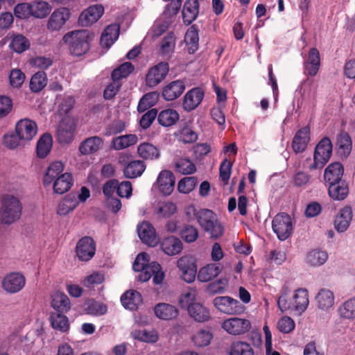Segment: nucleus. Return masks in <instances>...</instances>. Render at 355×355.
Listing matches in <instances>:
<instances>
[{
	"label": "nucleus",
	"instance_id": "36",
	"mask_svg": "<svg viewBox=\"0 0 355 355\" xmlns=\"http://www.w3.org/2000/svg\"><path fill=\"white\" fill-rule=\"evenodd\" d=\"M221 270L219 265L209 263L199 270L198 279L201 282H208L216 277L220 273Z\"/></svg>",
	"mask_w": 355,
	"mask_h": 355
},
{
	"label": "nucleus",
	"instance_id": "59",
	"mask_svg": "<svg viewBox=\"0 0 355 355\" xmlns=\"http://www.w3.org/2000/svg\"><path fill=\"white\" fill-rule=\"evenodd\" d=\"M197 184V179L195 177H185L178 184V190L182 193H189L192 191Z\"/></svg>",
	"mask_w": 355,
	"mask_h": 355
},
{
	"label": "nucleus",
	"instance_id": "2",
	"mask_svg": "<svg viewBox=\"0 0 355 355\" xmlns=\"http://www.w3.org/2000/svg\"><path fill=\"white\" fill-rule=\"evenodd\" d=\"M195 216L200 226L205 232L209 233L211 238L217 239L223 235V227L211 210L201 209L195 213Z\"/></svg>",
	"mask_w": 355,
	"mask_h": 355
},
{
	"label": "nucleus",
	"instance_id": "43",
	"mask_svg": "<svg viewBox=\"0 0 355 355\" xmlns=\"http://www.w3.org/2000/svg\"><path fill=\"white\" fill-rule=\"evenodd\" d=\"M146 169V164L141 160L130 162L123 168V174L125 178L132 179L139 177Z\"/></svg>",
	"mask_w": 355,
	"mask_h": 355
},
{
	"label": "nucleus",
	"instance_id": "56",
	"mask_svg": "<svg viewBox=\"0 0 355 355\" xmlns=\"http://www.w3.org/2000/svg\"><path fill=\"white\" fill-rule=\"evenodd\" d=\"M176 171L182 174L187 175L193 173L196 170L195 164L187 158H180L175 162Z\"/></svg>",
	"mask_w": 355,
	"mask_h": 355
},
{
	"label": "nucleus",
	"instance_id": "49",
	"mask_svg": "<svg viewBox=\"0 0 355 355\" xmlns=\"http://www.w3.org/2000/svg\"><path fill=\"white\" fill-rule=\"evenodd\" d=\"M52 327L59 331L66 332L69 329L68 318L62 313H52L51 315Z\"/></svg>",
	"mask_w": 355,
	"mask_h": 355
},
{
	"label": "nucleus",
	"instance_id": "18",
	"mask_svg": "<svg viewBox=\"0 0 355 355\" xmlns=\"http://www.w3.org/2000/svg\"><path fill=\"white\" fill-rule=\"evenodd\" d=\"M69 15L70 13L67 8L55 10L48 20V29L52 31L60 30L69 19Z\"/></svg>",
	"mask_w": 355,
	"mask_h": 355
},
{
	"label": "nucleus",
	"instance_id": "21",
	"mask_svg": "<svg viewBox=\"0 0 355 355\" xmlns=\"http://www.w3.org/2000/svg\"><path fill=\"white\" fill-rule=\"evenodd\" d=\"M344 168L340 162L330 164L324 170V180L326 185L340 182L343 178Z\"/></svg>",
	"mask_w": 355,
	"mask_h": 355
},
{
	"label": "nucleus",
	"instance_id": "10",
	"mask_svg": "<svg viewBox=\"0 0 355 355\" xmlns=\"http://www.w3.org/2000/svg\"><path fill=\"white\" fill-rule=\"evenodd\" d=\"M177 267L180 272V277L184 282L190 284L195 281L197 266L191 257H180L177 261Z\"/></svg>",
	"mask_w": 355,
	"mask_h": 355
},
{
	"label": "nucleus",
	"instance_id": "31",
	"mask_svg": "<svg viewBox=\"0 0 355 355\" xmlns=\"http://www.w3.org/2000/svg\"><path fill=\"white\" fill-rule=\"evenodd\" d=\"M119 32L120 27L118 24L109 25L101 35L100 41L101 46L109 49L117 40Z\"/></svg>",
	"mask_w": 355,
	"mask_h": 355
},
{
	"label": "nucleus",
	"instance_id": "41",
	"mask_svg": "<svg viewBox=\"0 0 355 355\" xmlns=\"http://www.w3.org/2000/svg\"><path fill=\"white\" fill-rule=\"evenodd\" d=\"M64 164L61 162H54L51 163L48 167L46 173L44 176L43 182L44 186L50 185L53 182L63 174Z\"/></svg>",
	"mask_w": 355,
	"mask_h": 355
},
{
	"label": "nucleus",
	"instance_id": "17",
	"mask_svg": "<svg viewBox=\"0 0 355 355\" xmlns=\"http://www.w3.org/2000/svg\"><path fill=\"white\" fill-rule=\"evenodd\" d=\"M311 131L309 126L300 128L295 135L293 141L292 148L295 153L304 152L311 139Z\"/></svg>",
	"mask_w": 355,
	"mask_h": 355
},
{
	"label": "nucleus",
	"instance_id": "35",
	"mask_svg": "<svg viewBox=\"0 0 355 355\" xmlns=\"http://www.w3.org/2000/svg\"><path fill=\"white\" fill-rule=\"evenodd\" d=\"M336 146L340 156L344 157H348L352 147V139L349 134L345 131L340 132L337 137Z\"/></svg>",
	"mask_w": 355,
	"mask_h": 355
},
{
	"label": "nucleus",
	"instance_id": "29",
	"mask_svg": "<svg viewBox=\"0 0 355 355\" xmlns=\"http://www.w3.org/2000/svg\"><path fill=\"white\" fill-rule=\"evenodd\" d=\"M292 309L302 313L307 309L309 300L308 291L305 288H299L295 291L293 297Z\"/></svg>",
	"mask_w": 355,
	"mask_h": 355
},
{
	"label": "nucleus",
	"instance_id": "19",
	"mask_svg": "<svg viewBox=\"0 0 355 355\" xmlns=\"http://www.w3.org/2000/svg\"><path fill=\"white\" fill-rule=\"evenodd\" d=\"M157 183L160 192L165 196H168L174 189L175 177L170 171H162L158 175Z\"/></svg>",
	"mask_w": 355,
	"mask_h": 355
},
{
	"label": "nucleus",
	"instance_id": "26",
	"mask_svg": "<svg viewBox=\"0 0 355 355\" xmlns=\"http://www.w3.org/2000/svg\"><path fill=\"white\" fill-rule=\"evenodd\" d=\"M121 302L125 309L134 311L142 303V296L138 291L130 290L121 295Z\"/></svg>",
	"mask_w": 355,
	"mask_h": 355
},
{
	"label": "nucleus",
	"instance_id": "63",
	"mask_svg": "<svg viewBox=\"0 0 355 355\" xmlns=\"http://www.w3.org/2000/svg\"><path fill=\"white\" fill-rule=\"evenodd\" d=\"M14 13L16 17L19 19L28 18L31 15V3H18L14 8Z\"/></svg>",
	"mask_w": 355,
	"mask_h": 355
},
{
	"label": "nucleus",
	"instance_id": "16",
	"mask_svg": "<svg viewBox=\"0 0 355 355\" xmlns=\"http://www.w3.org/2000/svg\"><path fill=\"white\" fill-rule=\"evenodd\" d=\"M251 327L248 320L239 318H232L225 320L222 328L227 333H246Z\"/></svg>",
	"mask_w": 355,
	"mask_h": 355
},
{
	"label": "nucleus",
	"instance_id": "57",
	"mask_svg": "<svg viewBox=\"0 0 355 355\" xmlns=\"http://www.w3.org/2000/svg\"><path fill=\"white\" fill-rule=\"evenodd\" d=\"M175 47V37L173 33H168L160 42V51L163 55L172 53Z\"/></svg>",
	"mask_w": 355,
	"mask_h": 355
},
{
	"label": "nucleus",
	"instance_id": "61",
	"mask_svg": "<svg viewBox=\"0 0 355 355\" xmlns=\"http://www.w3.org/2000/svg\"><path fill=\"white\" fill-rule=\"evenodd\" d=\"M134 69V66L130 62H125L112 71V78L121 80V78L127 77Z\"/></svg>",
	"mask_w": 355,
	"mask_h": 355
},
{
	"label": "nucleus",
	"instance_id": "62",
	"mask_svg": "<svg viewBox=\"0 0 355 355\" xmlns=\"http://www.w3.org/2000/svg\"><path fill=\"white\" fill-rule=\"evenodd\" d=\"M182 6V0H173L168 3L164 11L163 12L162 17L168 19L169 21L173 17H175L179 12Z\"/></svg>",
	"mask_w": 355,
	"mask_h": 355
},
{
	"label": "nucleus",
	"instance_id": "23",
	"mask_svg": "<svg viewBox=\"0 0 355 355\" xmlns=\"http://www.w3.org/2000/svg\"><path fill=\"white\" fill-rule=\"evenodd\" d=\"M184 89L185 85L182 80H174L163 88L162 96L166 101H173L181 96Z\"/></svg>",
	"mask_w": 355,
	"mask_h": 355
},
{
	"label": "nucleus",
	"instance_id": "58",
	"mask_svg": "<svg viewBox=\"0 0 355 355\" xmlns=\"http://www.w3.org/2000/svg\"><path fill=\"white\" fill-rule=\"evenodd\" d=\"M198 292L196 288H190L182 293L180 298V304L182 307L189 309L190 305L193 304L197 299Z\"/></svg>",
	"mask_w": 355,
	"mask_h": 355
},
{
	"label": "nucleus",
	"instance_id": "4",
	"mask_svg": "<svg viewBox=\"0 0 355 355\" xmlns=\"http://www.w3.org/2000/svg\"><path fill=\"white\" fill-rule=\"evenodd\" d=\"M332 154V144L329 138L324 137L317 144L313 154V162L308 168L310 171L322 168L329 160Z\"/></svg>",
	"mask_w": 355,
	"mask_h": 355
},
{
	"label": "nucleus",
	"instance_id": "3",
	"mask_svg": "<svg viewBox=\"0 0 355 355\" xmlns=\"http://www.w3.org/2000/svg\"><path fill=\"white\" fill-rule=\"evenodd\" d=\"M89 36L87 31H76L67 33L63 37V41L69 45L72 55L80 56L89 49Z\"/></svg>",
	"mask_w": 355,
	"mask_h": 355
},
{
	"label": "nucleus",
	"instance_id": "40",
	"mask_svg": "<svg viewBox=\"0 0 355 355\" xmlns=\"http://www.w3.org/2000/svg\"><path fill=\"white\" fill-rule=\"evenodd\" d=\"M154 311L156 316L162 320H171L176 318L178 314V311L175 306L166 303L157 304Z\"/></svg>",
	"mask_w": 355,
	"mask_h": 355
},
{
	"label": "nucleus",
	"instance_id": "33",
	"mask_svg": "<svg viewBox=\"0 0 355 355\" xmlns=\"http://www.w3.org/2000/svg\"><path fill=\"white\" fill-rule=\"evenodd\" d=\"M182 247L181 241L173 236L165 238L161 243L162 250L169 256L179 254L182 251Z\"/></svg>",
	"mask_w": 355,
	"mask_h": 355
},
{
	"label": "nucleus",
	"instance_id": "44",
	"mask_svg": "<svg viewBox=\"0 0 355 355\" xmlns=\"http://www.w3.org/2000/svg\"><path fill=\"white\" fill-rule=\"evenodd\" d=\"M184 42L189 53H194L198 49L199 36L198 29L195 25L191 26L187 31L184 35Z\"/></svg>",
	"mask_w": 355,
	"mask_h": 355
},
{
	"label": "nucleus",
	"instance_id": "25",
	"mask_svg": "<svg viewBox=\"0 0 355 355\" xmlns=\"http://www.w3.org/2000/svg\"><path fill=\"white\" fill-rule=\"evenodd\" d=\"M198 13V0H187L182 11L184 23L186 25L191 24L194 20H196Z\"/></svg>",
	"mask_w": 355,
	"mask_h": 355
},
{
	"label": "nucleus",
	"instance_id": "34",
	"mask_svg": "<svg viewBox=\"0 0 355 355\" xmlns=\"http://www.w3.org/2000/svg\"><path fill=\"white\" fill-rule=\"evenodd\" d=\"M187 311L189 315L198 322L208 321L211 318L209 309L200 303L190 305Z\"/></svg>",
	"mask_w": 355,
	"mask_h": 355
},
{
	"label": "nucleus",
	"instance_id": "22",
	"mask_svg": "<svg viewBox=\"0 0 355 355\" xmlns=\"http://www.w3.org/2000/svg\"><path fill=\"white\" fill-rule=\"evenodd\" d=\"M103 139L98 136L90 137L81 142L79 151L82 155H91L98 152L103 146Z\"/></svg>",
	"mask_w": 355,
	"mask_h": 355
},
{
	"label": "nucleus",
	"instance_id": "12",
	"mask_svg": "<svg viewBox=\"0 0 355 355\" xmlns=\"http://www.w3.org/2000/svg\"><path fill=\"white\" fill-rule=\"evenodd\" d=\"M138 235L141 241L150 247H155L159 243V238L154 227L148 222H143L137 226Z\"/></svg>",
	"mask_w": 355,
	"mask_h": 355
},
{
	"label": "nucleus",
	"instance_id": "9",
	"mask_svg": "<svg viewBox=\"0 0 355 355\" xmlns=\"http://www.w3.org/2000/svg\"><path fill=\"white\" fill-rule=\"evenodd\" d=\"M169 65L166 62H161L149 69L146 76V83L150 87L159 85L166 77Z\"/></svg>",
	"mask_w": 355,
	"mask_h": 355
},
{
	"label": "nucleus",
	"instance_id": "8",
	"mask_svg": "<svg viewBox=\"0 0 355 355\" xmlns=\"http://www.w3.org/2000/svg\"><path fill=\"white\" fill-rule=\"evenodd\" d=\"M214 304L220 312L226 314H239L244 311V306L238 300L228 296L216 297Z\"/></svg>",
	"mask_w": 355,
	"mask_h": 355
},
{
	"label": "nucleus",
	"instance_id": "51",
	"mask_svg": "<svg viewBox=\"0 0 355 355\" xmlns=\"http://www.w3.org/2000/svg\"><path fill=\"white\" fill-rule=\"evenodd\" d=\"M47 84L46 74L44 71L35 73L30 81V89L33 92H40Z\"/></svg>",
	"mask_w": 355,
	"mask_h": 355
},
{
	"label": "nucleus",
	"instance_id": "46",
	"mask_svg": "<svg viewBox=\"0 0 355 355\" xmlns=\"http://www.w3.org/2000/svg\"><path fill=\"white\" fill-rule=\"evenodd\" d=\"M52 137L50 134H44L37 144V154L40 158H44L49 153L52 148Z\"/></svg>",
	"mask_w": 355,
	"mask_h": 355
},
{
	"label": "nucleus",
	"instance_id": "32",
	"mask_svg": "<svg viewBox=\"0 0 355 355\" xmlns=\"http://www.w3.org/2000/svg\"><path fill=\"white\" fill-rule=\"evenodd\" d=\"M327 186L328 187V193L334 200H343L348 196L349 187L347 182L344 180Z\"/></svg>",
	"mask_w": 355,
	"mask_h": 355
},
{
	"label": "nucleus",
	"instance_id": "64",
	"mask_svg": "<svg viewBox=\"0 0 355 355\" xmlns=\"http://www.w3.org/2000/svg\"><path fill=\"white\" fill-rule=\"evenodd\" d=\"M149 256L146 252H141L137 255L134 263L133 270L137 272H140L145 269L147 266H149Z\"/></svg>",
	"mask_w": 355,
	"mask_h": 355
},
{
	"label": "nucleus",
	"instance_id": "45",
	"mask_svg": "<svg viewBox=\"0 0 355 355\" xmlns=\"http://www.w3.org/2000/svg\"><path fill=\"white\" fill-rule=\"evenodd\" d=\"M138 138L135 135H125L114 138L111 145L115 150H122L137 142Z\"/></svg>",
	"mask_w": 355,
	"mask_h": 355
},
{
	"label": "nucleus",
	"instance_id": "5",
	"mask_svg": "<svg viewBox=\"0 0 355 355\" xmlns=\"http://www.w3.org/2000/svg\"><path fill=\"white\" fill-rule=\"evenodd\" d=\"M272 227L278 239L284 241L290 236L293 231L291 218L285 213L278 214L272 220Z\"/></svg>",
	"mask_w": 355,
	"mask_h": 355
},
{
	"label": "nucleus",
	"instance_id": "30",
	"mask_svg": "<svg viewBox=\"0 0 355 355\" xmlns=\"http://www.w3.org/2000/svg\"><path fill=\"white\" fill-rule=\"evenodd\" d=\"M318 309L327 311L334 305V293L327 288H322L315 296Z\"/></svg>",
	"mask_w": 355,
	"mask_h": 355
},
{
	"label": "nucleus",
	"instance_id": "50",
	"mask_svg": "<svg viewBox=\"0 0 355 355\" xmlns=\"http://www.w3.org/2000/svg\"><path fill=\"white\" fill-rule=\"evenodd\" d=\"M178 139L184 144H191L197 141L198 134L190 127L184 126L180 128L176 133Z\"/></svg>",
	"mask_w": 355,
	"mask_h": 355
},
{
	"label": "nucleus",
	"instance_id": "15",
	"mask_svg": "<svg viewBox=\"0 0 355 355\" xmlns=\"http://www.w3.org/2000/svg\"><path fill=\"white\" fill-rule=\"evenodd\" d=\"M103 12L104 8L101 5L89 6L80 14L78 22L83 26H89L97 21Z\"/></svg>",
	"mask_w": 355,
	"mask_h": 355
},
{
	"label": "nucleus",
	"instance_id": "53",
	"mask_svg": "<svg viewBox=\"0 0 355 355\" xmlns=\"http://www.w3.org/2000/svg\"><path fill=\"white\" fill-rule=\"evenodd\" d=\"M10 47L17 53H22L29 49L30 42L24 35H17L12 37Z\"/></svg>",
	"mask_w": 355,
	"mask_h": 355
},
{
	"label": "nucleus",
	"instance_id": "55",
	"mask_svg": "<svg viewBox=\"0 0 355 355\" xmlns=\"http://www.w3.org/2000/svg\"><path fill=\"white\" fill-rule=\"evenodd\" d=\"M328 255L327 252L314 250L307 254V262L314 266L322 265L327 261Z\"/></svg>",
	"mask_w": 355,
	"mask_h": 355
},
{
	"label": "nucleus",
	"instance_id": "38",
	"mask_svg": "<svg viewBox=\"0 0 355 355\" xmlns=\"http://www.w3.org/2000/svg\"><path fill=\"white\" fill-rule=\"evenodd\" d=\"M139 156L146 160H153L159 157V150L154 145L148 142H143L137 147Z\"/></svg>",
	"mask_w": 355,
	"mask_h": 355
},
{
	"label": "nucleus",
	"instance_id": "27",
	"mask_svg": "<svg viewBox=\"0 0 355 355\" xmlns=\"http://www.w3.org/2000/svg\"><path fill=\"white\" fill-rule=\"evenodd\" d=\"M352 219V209L349 206L343 208L337 215L334 220L336 230L339 232H343L348 228Z\"/></svg>",
	"mask_w": 355,
	"mask_h": 355
},
{
	"label": "nucleus",
	"instance_id": "39",
	"mask_svg": "<svg viewBox=\"0 0 355 355\" xmlns=\"http://www.w3.org/2000/svg\"><path fill=\"white\" fill-rule=\"evenodd\" d=\"M53 182L54 192L63 194L68 191L73 185V178L71 173H64L58 177Z\"/></svg>",
	"mask_w": 355,
	"mask_h": 355
},
{
	"label": "nucleus",
	"instance_id": "7",
	"mask_svg": "<svg viewBox=\"0 0 355 355\" xmlns=\"http://www.w3.org/2000/svg\"><path fill=\"white\" fill-rule=\"evenodd\" d=\"M26 285L25 277L19 272L7 274L1 282L2 288L8 293L14 294L21 291Z\"/></svg>",
	"mask_w": 355,
	"mask_h": 355
},
{
	"label": "nucleus",
	"instance_id": "1",
	"mask_svg": "<svg viewBox=\"0 0 355 355\" xmlns=\"http://www.w3.org/2000/svg\"><path fill=\"white\" fill-rule=\"evenodd\" d=\"M22 204L18 198L12 195H5L1 200L0 222L10 225L18 220L21 215Z\"/></svg>",
	"mask_w": 355,
	"mask_h": 355
},
{
	"label": "nucleus",
	"instance_id": "14",
	"mask_svg": "<svg viewBox=\"0 0 355 355\" xmlns=\"http://www.w3.org/2000/svg\"><path fill=\"white\" fill-rule=\"evenodd\" d=\"M304 73L315 76L320 67V52L316 48H311L304 60Z\"/></svg>",
	"mask_w": 355,
	"mask_h": 355
},
{
	"label": "nucleus",
	"instance_id": "54",
	"mask_svg": "<svg viewBox=\"0 0 355 355\" xmlns=\"http://www.w3.org/2000/svg\"><path fill=\"white\" fill-rule=\"evenodd\" d=\"M230 355H254V351L245 342H234L231 345Z\"/></svg>",
	"mask_w": 355,
	"mask_h": 355
},
{
	"label": "nucleus",
	"instance_id": "6",
	"mask_svg": "<svg viewBox=\"0 0 355 355\" xmlns=\"http://www.w3.org/2000/svg\"><path fill=\"white\" fill-rule=\"evenodd\" d=\"M75 251L80 261H89L95 255L96 243L91 236H84L78 241Z\"/></svg>",
	"mask_w": 355,
	"mask_h": 355
},
{
	"label": "nucleus",
	"instance_id": "48",
	"mask_svg": "<svg viewBox=\"0 0 355 355\" xmlns=\"http://www.w3.org/2000/svg\"><path fill=\"white\" fill-rule=\"evenodd\" d=\"M159 100V94L156 92H148L140 99L137 110L139 112H144L148 109L154 106Z\"/></svg>",
	"mask_w": 355,
	"mask_h": 355
},
{
	"label": "nucleus",
	"instance_id": "20",
	"mask_svg": "<svg viewBox=\"0 0 355 355\" xmlns=\"http://www.w3.org/2000/svg\"><path fill=\"white\" fill-rule=\"evenodd\" d=\"M76 125L71 120L63 121L58 127L57 139L60 144H69L74 138Z\"/></svg>",
	"mask_w": 355,
	"mask_h": 355
},
{
	"label": "nucleus",
	"instance_id": "42",
	"mask_svg": "<svg viewBox=\"0 0 355 355\" xmlns=\"http://www.w3.org/2000/svg\"><path fill=\"white\" fill-rule=\"evenodd\" d=\"M78 205L76 195L69 193L61 200L57 208V214L60 216H65L72 211Z\"/></svg>",
	"mask_w": 355,
	"mask_h": 355
},
{
	"label": "nucleus",
	"instance_id": "11",
	"mask_svg": "<svg viewBox=\"0 0 355 355\" xmlns=\"http://www.w3.org/2000/svg\"><path fill=\"white\" fill-rule=\"evenodd\" d=\"M37 131V124L28 119H21L15 126V132L22 141H28L33 139L36 135Z\"/></svg>",
	"mask_w": 355,
	"mask_h": 355
},
{
	"label": "nucleus",
	"instance_id": "37",
	"mask_svg": "<svg viewBox=\"0 0 355 355\" xmlns=\"http://www.w3.org/2000/svg\"><path fill=\"white\" fill-rule=\"evenodd\" d=\"M180 119L178 112L173 109H166L157 114V121L163 127L168 128L175 125Z\"/></svg>",
	"mask_w": 355,
	"mask_h": 355
},
{
	"label": "nucleus",
	"instance_id": "24",
	"mask_svg": "<svg viewBox=\"0 0 355 355\" xmlns=\"http://www.w3.org/2000/svg\"><path fill=\"white\" fill-rule=\"evenodd\" d=\"M204 97V92L200 88L189 91L184 98L183 107L185 110L191 111L196 108Z\"/></svg>",
	"mask_w": 355,
	"mask_h": 355
},
{
	"label": "nucleus",
	"instance_id": "52",
	"mask_svg": "<svg viewBox=\"0 0 355 355\" xmlns=\"http://www.w3.org/2000/svg\"><path fill=\"white\" fill-rule=\"evenodd\" d=\"M31 6V15L35 18H44L51 11V6L45 1H35Z\"/></svg>",
	"mask_w": 355,
	"mask_h": 355
},
{
	"label": "nucleus",
	"instance_id": "28",
	"mask_svg": "<svg viewBox=\"0 0 355 355\" xmlns=\"http://www.w3.org/2000/svg\"><path fill=\"white\" fill-rule=\"evenodd\" d=\"M51 306L57 311L56 313L64 314L70 310L71 302L67 295L56 292L52 295Z\"/></svg>",
	"mask_w": 355,
	"mask_h": 355
},
{
	"label": "nucleus",
	"instance_id": "47",
	"mask_svg": "<svg viewBox=\"0 0 355 355\" xmlns=\"http://www.w3.org/2000/svg\"><path fill=\"white\" fill-rule=\"evenodd\" d=\"M339 315L343 319H355V297L344 302L338 309Z\"/></svg>",
	"mask_w": 355,
	"mask_h": 355
},
{
	"label": "nucleus",
	"instance_id": "60",
	"mask_svg": "<svg viewBox=\"0 0 355 355\" xmlns=\"http://www.w3.org/2000/svg\"><path fill=\"white\" fill-rule=\"evenodd\" d=\"M180 235L185 242L192 243L198 239V231L192 225H184L180 230Z\"/></svg>",
	"mask_w": 355,
	"mask_h": 355
},
{
	"label": "nucleus",
	"instance_id": "13",
	"mask_svg": "<svg viewBox=\"0 0 355 355\" xmlns=\"http://www.w3.org/2000/svg\"><path fill=\"white\" fill-rule=\"evenodd\" d=\"M164 276L161 266L157 262L153 261L149 266H147L145 269L140 271L137 278L139 281L145 282L153 277V283L158 284L162 282Z\"/></svg>",
	"mask_w": 355,
	"mask_h": 355
}]
</instances>
